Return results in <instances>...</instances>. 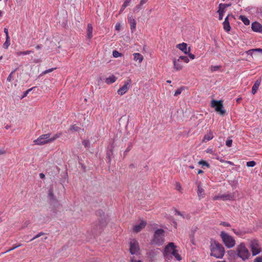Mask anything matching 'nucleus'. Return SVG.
Masks as SVG:
<instances>
[{
    "label": "nucleus",
    "mask_w": 262,
    "mask_h": 262,
    "mask_svg": "<svg viewBox=\"0 0 262 262\" xmlns=\"http://www.w3.org/2000/svg\"><path fill=\"white\" fill-rule=\"evenodd\" d=\"M210 255L217 258H222L225 254V250L222 244L214 242L210 246Z\"/></svg>",
    "instance_id": "1"
},
{
    "label": "nucleus",
    "mask_w": 262,
    "mask_h": 262,
    "mask_svg": "<svg viewBox=\"0 0 262 262\" xmlns=\"http://www.w3.org/2000/svg\"><path fill=\"white\" fill-rule=\"evenodd\" d=\"M96 214L98 217H99L98 219L99 224L98 226H96V227H94V229H100L106 226L110 220V217L108 215L105 214L104 212L101 210H97L96 212Z\"/></svg>",
    "instance_id": "2"
},
{
    "label": "nucleus",
    "mask_w": 262,
    "mask_h": 262,
    "mask_svg": "<svg viewBox=\"0 0 262 262\" xmlns=\"http://www.w3.org/2000/svg\"><path fill=\"white\" fill-rule=\"evenodd\" d=\"M236 252L237 256L243 260H246L249 259L250 256V253L248 249L246 247L245 244L243 243H242L237 246L236 248Z\"/></svg>",
    "instance_id": "3"
},
{
    "label": "nucleus",
    "mask_w": 262,
    "mask_h": 262,
    "mask_svg": "<svg viewBox=\"0 0 262 262\" xmlns=\"http://www.w3.org/2000/svg\"><path fill=\"white\" fill-rule=\"evenodd\" d=\"M164 242V231L162 229L156 230L153 235L151 243L158 246L162 245Z\"/></svg>",
    "instance_id": "4"
},
{
    "label": "nucleus",
    "mask_w": 262,
    "mask_h": 262,
    "mask_svg": "<svg viewBox=\"0 0 262 262\" xmlns=\"http://www.w3.org/2000/svg\"><path fill=\"white\" fill-rule=\"evenodd\" d=\"M221 237L225 244V246L228 248L233 247L235 245V241L234 238L229 235L228 233L222 231L221 232Z\"/></svg>",
    "instance_id": "5"
},
{
    "label": "nucleus",
    "mask_w": 262,
    "mask_h": 262,
    "mask_svg": "<svg viewBox=\"0 0 262 262\" xmlns=\"http://www.w3.org/2000/svg\"><path fill=\"white\" fill-rule=\"evenodd\" d=\"M211 106L220 115L223 116L226 111L224 109L223 101L222 100H215L213 99L211 101Z\"/></svg>",
    "instance_id": "6"
},
{
    "label": "nucleus",
    "mask_w": 262,
    "mask_h": 262,
    "mask_svg": "<svg viewBox=\"0 0 262 262\" xmlns=\"http://www.w3.org/2000/svg\"><path fill=\"white\" fill-rule=\"evenodd\" d=\"M250 249L253 256L259 254L262 251L259 242L256 239H253L251 241Z\"/></svg>",
    "instance_id": "7"
},
{
    "label": "nucleus",
    "mask_w": 262,
    "mask_h": 262,
    "mask_svg": "<svg viewBox=\"0 0 262 262\" xmlns=\"http://www.w3.org/2000/svg\"><path fill=\"white\" fill-rule=\"evenodd\" d=\"M129 252L132 254L138 255L139 253L140 248L139 243L135 239H132L129 243Z\"/></svg>",
    "instance_id": "8"
},
{
    "label": "nucleus",
    "mask_w": 262,
    "mask_h": 262,
    "mask_svg": "<svg viewBox=\"0 0 262 262\" xmlns=\"http://www.w3.org/2000/svg\"><path fill=\"white\" fill-rule=\"evenodd\" d=\"M50 136V134H43L39 136L37 139L34 141L35 144L37 145H43L48 143H50L49 142V137Z\"/></svg>",
    "instance_id": "9"
},
{
    "label": "nucleus",
    "mask_w": 262,
    "mask_h": 262,
    "mask_svg": "<svg viewBox=\"0 0 262 262\" xmlns=\"http://www.w3.org/2000/svg\"><path fill=\"white\" fill-rule=\"evenodd\" d=\"M130 83V80L125 82L124 84L121 87H120L117 91L118 94L121 96L125 94L127 92L129 88Z\"/></svg>",
    "instance_id": "10"
},
{
    "label": "nucleus",
    "mask_w": 262,
    "mask_h": 262,
    "mask_svg": "<svg viewBox=\"0 0 262 262\" xmlns=\"http://www.w3.org/2000/svg\"><path fill=\"white\" fill-rule=\"evenodd\" d=\"M222 201H233L235 200V193L234 192H227L222 194Z\"/></svg>",
    "instance_id": "11"
},
{
    "label": "nucleus",
    "mask_w": 262,
    "mask_h": 262,
    "mask_svg": "<svg viewBox=\"0 0 262 262\" xmlns=\"http://www.w3.org/2000/svg\"><path fill=\"white\" fill-rule=\"evenodd\" d=\"M230 17L233 18L234 16L232 14H228V16L225 18L224 21L223 23L224 29L226 32H227L230 31L231 29L229 21V19Z\"/></svg>",
    "instance_id": "12"
},
{
    "label": "nucleus",
    "mask_w": 262,
    "mask_h": 262,
    "mask_svg": "<svg viewBox=\"0 0 262 262\" xmlns=\"http://www.w3.org/2000/svg\"><path fill=\"white\" fill-rule=\"evenodd\" d=\"M127 21L130 27V30L132 32H134L136 29V21L132 16H128Z\"/></svg>",
    "instance_id": "13"
},
{
    "label": "nucleus",
    "mask_w": 262,
    "mask_h": 262,
    "mask_svg": "<svg viewBox=\"0 0 262 262\" xmlns=\"http://www.w3.org/2000/svg\"><path fill=\"white\" fill-rule=\"evenodd\" d=\"M146 222L144 221H142L139 224L134 226L133 231L136 233L139 232L146 226Z\"/></svg>",
    "instance_id": "14"
},
{
    "label": "nucleus",
    "mask_w": 262,
    "mask_h": 262,
    "mask_svg": "<svg viewBox=\"0 0 262 262\" xmlns=\"http://www.w3.org/2000/svg\"><path fill=\"white\" fill-rule=\"evenodd\" d=\"M176 248V247L174 246L173 243H169L165 247L164 249V254L165 255H167L169 254H171L172 252V250Z\"/></svg>",
    "instance_id": "15"
},
{
    "label": "nucleus",
    "mask_w": 262,
    "mask_h": 262,
    "mask_svg": "<svg viewBox=\"0 0 262 262\" xmlns=\"http://www.w3.org/2000/svg\"><path fill=\"white\" fill-rule=\"evenodd\" d=\"M197 193L199 200L205 197V190L203 188L202 183L201 182L199 183L198 185Z\"/></svg>",
    "instance_id": "16"
},
{
    "label": "nucleus",
    "mask_w": 262,
    "mask_h": 262,
    "mask_svg": "<svg viewBox=\"0 0 262 262\" xmlns=\"http://www.w3.org/2000/svg\"><path fill=\"white\" fill-rule=\"evenodd\" d=\"M187 43L184 42L179 43L177 46V48L186 54H187L189 52H190V48L188 49V51H187Z\"/></svg>",
    "instance_id": "17"
},
{
    "label": "nucleus",
    "mask_w": 262,
    "mask_h": 262,
    "mask_svg": "<svg viewBox=\"0 0 262 262\" xmlns=\"http://www.w3.org/2000/svg\"><path fill=\"white\" fill-rule=\"evenodd\" d=\"M251 28L253 31L262 32V26L258 22H254L251 25Z\"/></svg>",
    "instance_id": "18"
},
{
    "label": "nucleus",
    "mask_w": 262,
    "mask_h": 262,
    "mask_svg": "<svg viewBox=\"0 0 262 262\" xmlns=\"http://www.w3.org/2000/svg\"><path fill=\"white\" fill-rule=\"evenodd\" d=\"M213 134L211 131H209L206 134H205L204 136V138L202 140V142H207L211 140H212L213 138Z\"/></svg>",
    "instance_id": "19"
},
{
    "label": "nucleus",
    "mask_w": 262,
    "mask_h": 262,
    "mask_svg": "<svg viewBox=\"0 0 262 262\" xmlns=\"http://www.w3.org/2000/svg\"><path fill=\"white\" fill-rule=\"evenodd\" d=\"M93 27L91 24H89L88 25L87 28V37L89 39H91L93 37L92 33H93Z\"/></svg>",
    "instance_id": "20"
},
{
    "label": "nucleus",
    "mask_w": 262,
    "mask_h": 262,
    "mask_svg": "<svg viewBox=\"0 0 262 262\" xmlns=\"http://www.w3.org/2000/svg\"><path fill=\"white\" fill-rule=\"evenodd\" d=\"M180 62V61L179 59L178 60H174L173 61L174 68L177 71L181 70L183 68V66L181 65Z\"/></svg>",
    "instance_id": "21"
},
{
    "label": "nucleus",
    "mask_w": 262,
    "mask_h": 262,
    "mask_svg": "<svg viewBox=\"0 0 262 262\" xmlns=\"http://www.w3.org/2000/svg\"><path fill=\"white\" fill-rule=\"evenodd\" d=\"M260 80L256 81V82H255V83L254 84V85H253L252 88L251 92H252V94L254 95L256 93V92L260 85Z\"/></svg>",
    "instance_id": "22"
},
{
    "label": "nucleus",
    "mask_w": 262,
    "mask_h": 262,
    "mask_svg": "<svg viewBox=\"0 0 262 262\" xmlns=\"http://www.w3.org/2000/svg\"><path fill=\"white\" fill-rule=\"evenodd\" d=\"M134 59L135 61H138L139 63H141L143 59V56L138 53L133 54Z\"/></svg>",
    "instance_id": "23"
},
{
    "label": "nucleus",
    "mask_w": 262,
    "mask_h": 262,
    "mask_svg": "<svg viewBox=\"0 0 262 262\" xmlns=\"http://www.w3.org/2000/svg\"><path fill=\"white\" fill-rule=\"evenodd\" d=\"M105 82L107 84H110L115 82V76L114 75H112L109 77L106 78Z\"/></svg>",
    "instance_id": "24"
},
{
    "label": "nucleus",
    "mask_w": 262,
    "mask_h": 262,
    "mask_svg": "<svg viewBox=\"0 0 262 262\" xmlns=\"http://www.w3.org/2000/svg\"><path fill=\"white\" fill-rule=\"evenodd\" d=\"M231 4H220L219 6V9L223 11H224L225 12V10L227 8L231 6Z\"/></svg>",
    "instance_id": "25"
},
{
    "label": "nucleus",
    "mask_w": 262,
    "mask_h": 262,
    "mask_svg": "<svg viewBox=\"0 0 262 262\" xmlns=\"http://www.w3.org/2000/svg\"><path fill=\"white\" fill-rule=\"evenodd\" d=\"M33 52L31 50H28V51H19V52H16L15 53V55L17 56H19L21 55H29L30 53H33Z\"/></svg>",
    "instance_id": "26"
},
{
    "label": "nucleus",
    "mask_w": 262,
    "mask_h": 262,
    "mask_svg": "<svg viewBox=\"0 0 262 262\" xmlns=\"http://www.w3.org/2000/svg\"><path fill=\"white\" fill-rule=\"evenodd\" d=\"M61 135H62L61 133H58L54 135L52 137H49V142L50 143L53 142L54 141H55V140H56L57 139L59 138Z\"/></svg>",
    "instance_id": "27"
},
{
    "label": "nucleus",
    "mask_w": 262,
    "mask_h": 262,
    "mask_svg": "<svg viewBox=\"0 0 262 262\" xmlns=\"http://www.w3.org/2000/svg\"><path fill=\"white\" fill-rule=\"evenodd\" d=\"M239 18L245 25H249L250 24L249 20L245 16L240 15Z\"/></svg>",
    "instance_id": "28"
},
{
    "label": "nucleus",
    "mask_w": 262,
    "mask_h": 262,
    "mask_svg": "<svg viewBox=\"0 0 262 262\" xmlns=\"http://www.w3.org/2000/svg\"><path fill=\"white\" fill-rule=\"evenodd\" d=\"M48 198L53 201H55L56 198L53 193V190L52 189H50L48 193Z\"/></svg>",
    "instance_id": "29"
},
{
    "label": "nucleus",
    "mask_w": 262,
    "mask_h": 262,
    "mask_svg": "<svg viewBox=\"0 0 262 262\" xmlns=\"http://www.w3.org/2000/svg\"><path fill=\"white\" fill-rule=\"evenodd\" d=\"M171 254H172L177 260H180L181 259V257L180 255L178 253V251L176 248L172 250V252L171 253Z\"/></svg>",
    "instance_id": "30"
},
{
    "label": "nucleus",
    "mask_w": 262,
    "mask_h": 262,
    "mask_svg": "<svg viewBox=\"0 0 262 262\" xmlns=\"http://www.w3.org/2000/svg\"><path fill=\"white\" fill-rule=\"evenodd\" d=\"M175 189L179 191L181 193H183L182 188L181 185L179 182H176L175 183Z\"/></svg>",
    "instance_id": "31"
},
{
    "label": "nucleus",
    "mask_w": 262,
    "mask_h": 262,
    "mask_svg": "<svg viewBox=\"0 0 262 262\" xmlns=\"http://www.w3.org/2000/svg\"><path fill=\"white\" fill-rule=\"evenodd\" d=\"M10 45V38H6V41L3 45V47L7 49Z\"/></svg>",
    "instance_id": "32"
},
{
    "label": "nucleus",
    "mask_w": 262,
    "mask_h": 262,
    "mask_svg": "<svg viewBox=\"0 0 262 262\" xmlns=\"http://www.w3.org/2000/svg\"><path fill=\"white\" fill-rule=\"evenodd\" d=\"M221 68V67L220 66H211L210 69L211 72H213L219 70Z\"/></svg>",
    "instance_id": "33"
},
{
    "label": "nucleus",
    "mask_w": 262,
    "mask_h": 262,
    "mask_svg": "<svg viewBox=\"0 0 262 262\" xmlns=\"http://www.w3.org/2000/svg\"><path fill=\"white\" fill-rule=\"evenodd\" d=\"M82 144L86 148H89L90 147V142L88 140H83L82 141Z\"/></svg>",
    "instance_id": "34"
},
{
    "label": "nucleus",
    "mask_w": 262,
    "mask_h": 262,
    "mask_svg": "<svg viewBox=\"0 0 262 262\" xmlns=\"http://www.w3.org/2000/svg\"><path fill=\"white\" fill-rule=\"evenodd\" d=\"M217 12L219 13V20H222L223 18V16H224V14L225 13L224 11H223V10L222 11L221 10H218Z\"/></svg>",
    "instance_id": "35"
},
{
    "label": "nucleus",
    "mask_w": 262,
    "mask_h": 262,
    "mask_svg": "<svg viewBox=\"0 0 262 262\" xmlns=\"http://www.w3.org/2000/svg\"><path fill=\"white\" fill-rule=\"evenodd\" d=\"M55 69H56V68H51V69L46 70L41 73V74H40V76H42V75H45L47 73H49L50 72H51L53 71Z\"/></svg>",
    "instance_id": "36"
},
{
    "label": "nucleus",
    "mask_w": 262,
    "mask_h": 262,
    "mask_svg": "<svg viewBox=\"0 0 262 262\" xmlns=\"http://www.w3.org/2000/svg\"><path fill=\"white\" fill-rule=\"evenodd\" d=\"M179 60L181 59L185 63H188L189 61V58L187 56H181L179 57Z\"/></svg>",
    "instance_id": "37"
},
{
    "label": "nucleus",
    "mask_w": 262,
    "mask_h": 262,
    "mask_svg": "<svg viewBox=\"0 0 262 262\" xmlns=\"http://www.w3.org/2000/svg\"><path fill=\"white\" fill-rule=\"evenodd\" d=\"M212 200L213 201H216V200H222V193H219L218 195H216L213 196Z\"/></svg>",
    "instance_id": "38"
},
{
    "label": "nucleus",
    "mask_w": 262,
    "mask_h": 262,
    "mask_svg": "<svg viewBox=\"0 0 262 262\" xmlns=\"http://www.w3.org/2000/svg\"><path fill=\"white\" fill-rule=\"evenodd\" d=\"M45 234V233L44 232H39V233H38L37 234H36L34 237H33L32 238H31L30 239V241H32L33 240H34L35 239L37 238H38L39 237H40L41 235H43Z\"/></svg>",
    "instance_id": "39"
},
{
    "label": "nucleus",
    "mask_w": 262,
    "mask_h": 262,
    "mask_svg": "<svg viewBox=\"0 0 262 262\" xmlns=\"http://www.w3.org/2000/svg\"><path fill=\"white\" fill-rule=\"evenodd\" d=\"M70 129L72 131H77V132H78L79 130L80 129V128L78 126L75 125H73L71 126V127L70 128Z\"/></svg>",
    "instance_id": "40"
},
{
    "label": "nucleus",
    "mask_w": 262,
    "mask_h": 262,
    "mask_svg": "<svg viewBox=\"0 0 262 262\" xmlns=\"http://www.w3.org/2000/svg\"><path fill=\"white\" fill-rule=\"evenodd\" d=\"M107 155L110 160L111 158L114 157L113 151L112 149H108L107 151Z\"/></svg>",
    "instance_id": "41"
},
{
    "label": "nucleus",
    "mask_w": 262,
    "mask_h": 262,
    "mask_svg": "<svg viewBox=\"0 0 262 262\" xmlns=\"http://www.w3.org/2000/svg\"><path fill=\"white\" fill-rule=\"evenodd\" d=\"M251 52H257L259 53L262 54V49H260V48H257V49L250 50L248 51V53L249 54V53Z\"/></svg>",
    "instance_id": "42"
},
{
    "label": "nucleus",
    "mask_w": 262,
    "mask_h": 262,
    "mask_svg": "<svg viewBox=\"0 0 262 262\" xmlns=\"http://www.w3.org/2000/svg\"><path fill=\"white\" fill-rule=\"evenodd\" d=\"M232 230L233 231V232L237 235L238 236H242L243 235V232L241 231H236L234 229H232Z\"/></svg>",
    "instance_id": "43"
},
{
    "label": "nucleus",
    "mask_w": 262,
    "mask_h": 262,
    "mask_svg": "<svg viewBox=\"0 0 262 262\" xmlns=\"http://www.w3.org/2000/svg\"><path fill=\"white\" fill-rule=\"evenodd\" d=\"M182 90H183V88H181L178 89L176 91V92H175V93H174V96H178V95H180V94L182 93Z\"/></svg>",
    "instance_id": "44"
},
{
    "label": "nucleus",
    "mask_w": 262,
    "mask_h": 262,
    "mask_svg": "<svg viewBox=\"0 0 262 262\" xmlns=\"http://www.w3.org/2000/svg\"><path fill=\"white\" fill-rule=\"evenodd\" d=\"M33 88L28 89L24 92L23 95L21 97V98H23L27 96L30 92H31L33 90Z\"/></svg>",
    "instance_id": "45"
},
{
    "label": "nucleus",
    "mask_w": 262,
    "mask_h": 262,
    "mask_svg": "<svg viewBox=\"0 0 262 262\" xmlns=\"http://www.w3.org/2000/svg\"><path fill=\"white\" fill-rule=\"evenodd\" d=\"M253 262H262V255L256 257L254 259Z\"/></svg>",
    "instance_id": "46"
},
{
    "label": "nucleus",
    "mask_w": 262,
    "mask_h": 262,
    "mask_svg": "<svg viewBox=\"0 0 262 262\" xmlns=\"http://www.w3.org/2000/svg\"><path fill=\"white\" fill-rule=\"evenodd\" d=\"M15 72V70H13L10 74L8 76V77H7V80L9 82H10L12 80V74L13 73H14Z\"/></svg>",
    "instance_id": "47"
},
{
    "label": "nucleus",
    "mask_w": 262,
    "mask_h": 262,
    "mask_svg": "<svg viewBox=\"0 0 262 262\" xmlns=\"http://www.w3.org/2000/svg\"><path fill=\"white\" fill-rule=\"evenodd\" d=\"M21 246V244H19L18 245H15L12 248L8 249L6 252H8L11 251L15 249L16 248L20 247Z\"/></svg>",
    "instance_id": "48"
},
{
    "label": "nucleus",
    "mask_w": 262,
    "mask_h": 262,
    "mask_svg": "<svg viewBox=\"0 0 262 262\" xmlns=\"http://www.w3.org/2000/svg\"><path fill=\"white\" fill-rule=\"evenodd\" d=\"M232 144V140L231 139H228L226 142V145L228 147H231Z\"/></svg>",
    "instance_id": "49"
},
{
    "label": "nucleus",
    "mask_w": 262,
    "mask_h": 262,
    "mask_svg": "<svg viewBox=\"0 0 262 262\" xmlns=\"http://www.w3.org/2000/svg\"><path fill=\"white\" fill-rule=\"evenodd\" d=\"M132 0H125L123 3V7H127L129 5Z\"/></svg>",
    "instance_id": "50"
},
{
    "label": "nucleus",
    "mask_w": 262,
    "mask_h": 262,
    "mask_svg": "<svg viewBox=\"0 0 262 262\" xmlns=\"http://www.w3.org/2000/svg\"><path fill=\"white\" fill-rule=\"evenodd\" d=\"M207 153H209L212 155H214V151L212 148H208L206 150Z\"/></svg>",
    "instance_id": "51"
},
{
    "label": "nucleus",
    "mask_w": 262,
    "mask_h": 262,
    "mask_svg": "<svg viewBox=\"0 0 262 262\" xmlns=\"http://www.w3.org/2000/svg\"><path fill=\"white\" fill-rule=\"evenodd\" d=\"M220 225H223L225 227H230V224L229 223L226 222H222L220 223Z\"/></svg>",
    "instance_id": "52"
},
{
    "label": "nucleus",
    "mask_w": 262,
    "mask_h": 262,
    "mask_svg": "<svg viewBox=\"0 0 262 262\" xmlns=\"http://www.w3.org/2000/svg\"><path fill=\"white\" fill-rule=\"evenodd\" d=\"M122 25L118 23L116 25V30H120L122 28Z\"/></svg>",
    "instance_id": "53"
},
{
    "label": "nucleus",
    "mask_w": 262,
    "mask_h": 262,
    "mask_svg": "<svg viewBox=\"0 0 262 262\" xmlns=\"http://www.w3.org/2000/svg\"><path fill=\"white\" fill-rule=\"evenodd\" d=\"M4 32L5 33V34H6V38H10V37L9 36L8 29L7 28H4Z\"/></svg>",
    "instance_id": "54"
},
{
    "label": "nucleus",
    "mask_w": 262,
    "mask_h": 262,
    "mask_svg": "<svg viewBox=\"0 0 262 262\" xmlns=\"http://www.w3.org/2000/svg\"><path fill=\"white\" fill-rule=\"evenodd\" d=\"M142 5H140V4H139L138 5L136 6L135 8H134L135 11H139L141 9V6Z\"/></svg>",
    "instance_id": "55"
},
{
    "label": "nucleus",
    "mask_w": 262,
    "mask_h": 262,
    "mask_svg": "<svg viewBox=\"0 0 262 262\" xmlns=\"http://www.w3.org/2000/svg\"><path fill=\"white\" fill-rule=\"evenodd\" d=\"M175 215H180L183 217H184L182 213L177 210H175Z\"/></svg>",
    "instance_id": "56"
},
{
    "label": "nucleus",
    "mask_w": 262,
    "mask_h": 262,
    "mask_svg": "<svg viewBox=\"0 0 262 262\" xmlns=\"http://www.w3.org/2000/svg\"><path fill=\"white\" fill-rule=\"evenodd\" d=\"M130 261L131 262H142L140 260H137V259H135L134 257H132L130 258Z\"/></svg>",
    "instance_id": "57"
},
{
    "label": "nucleus",
    "mask_w": 262,
    "mask_h": 262,
    "mask_svg": "<svg viewBox=\"0 0 262 262\" xmlns=\"http://www.w3.org/2000/svg\"><path fill=\"white\" fill-rule=\"evenodd\" d=\"M97 258H93L86 261V262H97Z\"/></svg>",
    "instance_id": "58"
},
{
    "label": "nucleus",
    "mask_w": 262,
    "mask_h": 262,
    "mask_svg": "<svg viewBox=\"0 0 262 262\" xmlns=\"http://www.w3.org/2000/svg\"><path fill=\"white\" fill-rule=\"evenodd\" d=\"M187 54H188L189 57L190 58V59H194V58H195L194 55H193L191 53H190L189 52Z\"/></svg>",
    "instance_id": "59"
},
{
    "label": "nucleus",
    "mask_w": 262,
    "mask_h": 262,
    "mask_svg": "<svg viewBox=\"0 0 262 262\" xmlns=\"http://www.w3.org/2000/svg\"><path fill=\"white\" fill-rule=\"evenodd\" d=\"M6 150L4 149H0V155H3L5 154Z\"/></svg>",
    "instance_id": "60"
},
{
    "label": "nucleus",
    "mask_w": 262,
    "mask_h": 262,
    "mask_svg": "<svg viewBox=\"0 0 262 262\" xmlns=\"http://www.w3.org/2000/svg\"><path fill=\"white\" fill-rule=\"evenodd\" d=\"M122 55L121 53L118 52V51H116V58H117L118 57H120Z\"/></svg>",
    "instance_id": "61"
},
{
    "label": "nucleus",
    "mask_w": 262,
    "mask_h": 262,
    "mask_svg": "<svg viewBox=\"0 0 262 262\" xmlns=\"http://www.w3.org/2000/svg\"><path fill=\"white\" fill-rule=\"evenodd\" d=\"M147 0H141L140 4V5H143L147 2Z\"/></svg>",
    "instance_id": "62"
},
{
    "label": "nucleus",
    "mask_w": 262,
    "mask_h": 262,
    "mask_svg": "<svg viewBox=\"0 0 262 262\" xmlns=\"http://www.w3.org/2000/svg\"><path fill=\"white\" fill-rule=\"evenodd\" d=\"M126 7H123V4L121 7L119 13H121V12H122Z\"/></svg>",
    "instance_id": "63"
},
{
    "label": "nucleus",
    "mask_w": 262,
    "mask_h": 262,
    "mask_svg": "<svg viewBox=\"0 0 262 262\" xmlns=\"http://www.w3.org/2000/svg\"><path fill=\"white\" fill-rule=\"evenodd\" d=\"M39 177L40 179H44L45 175L43 173H39Z\"/></svg>",
    "instance_id": "64"
}]
</instances>
